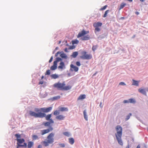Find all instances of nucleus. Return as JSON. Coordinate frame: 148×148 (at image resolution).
<instances>
[{
	"mask_svg": "<svg viewBox=\"0 0 148 148\" xmlns=\"http://www.w3.org/2000/svg\"><path fill=\"white\" fill-rule=\"evenodd\" d=\"M116 133L115 134V136L118 143L121 145H123V143L121 140L122 134V128L119 125L116 126L115 128Z\"/></svg>",
	"mask_w": 148,
	"mask_h": 148,
	"instance_id": "nucleus-1",
	"label": "nucleus"
},
{
	"mask_svg": "<svg viewBox=\"0 0 148 148\" xmlns=\"http://www.w3.org/2000/svg\"><path fill=\"white\" fill-rule=\"evenodd\" d=\"M65 82H64L62 83L60 82L55 83L53 85V86L57 89L62 90H67L71 89L72 88V86L71 85H69L65 86Z\"/></svg>",
	"mask_w": 148,
	"mask_h": 148,
	"instance_id": "nucleus-2",
	"label": "nucleus"
},
{
	"mask_svg": "<svg viewBox=\"0 0 148 148\" xmlns=\"http://www.w3.org/2000/svg\"><path fill=\"white\" fill-rule=\"evenodd\" d=\"M29 114L30 116H34L35 118H41L45 117L46 119L47 120H50V118L51 116V114H49L46 116V115L45 113L41 112L36 113L32 111H29Z\"/></svg>",
	"mask_w": 148,
	"mask_h": 148,
	"instance_id": "nucleus-3",
	"label": "nucleus"
},
{
	"mask_svg": "<svg viewBox=\"0 0 148 148\" xmlns=\"http://www.w3.org/2000/svg\"><path fill=\"white\" fill-rule=\"evenodd\" d=\"M54 133H51L50 134L47 136V141H43L42 142V143L44 146L45 147H47L49 145V144H52L54 142Z\"/></svg>",
	"mask_w": 148,
	"mask_h": 148,
	"instance_id": "nucleus-4",
	"label": "nucleus"
},
{
	"mask_svg": "<svg viewBox=\"0 0 148 148\" xmlns=\"http://www.w3.org/2000/svg\"><path fill=\"white\" fill-rule=\"evenodd\" d=\"M82 56L80 58L84 60H90L92 58V56L91 54H87V52L85 51H83L82 53Z\"/></svg>",
	"mask_w": 148,
	"mask_h": 148,
	"instance_id": "nucleus-5",
	"label": "nucleus"
},
{
	"mask_svg": "<svg viewBox=\"0 0 148 148\" xmlns=\"http://www.w3.org/2000/svg\"><path fill=\"white\" fill-rule=\"evenodd\" d=\"M52 107H50L47 108H41L40 109L36 108L35 109V111L36 112L41 111L43 112L47 113L51 111L52 110Z\"/></svg>",
	"mask_w": 148,
	"mask_h": 148,
	"instance_id": "nucleus-6",
	"label": "nucleus"
},
{
	"mask_svg": "<svg viewBox=\"0 0 148 148\" xmlns=\"http://www.w3.org/2000/svg\"><path fill=\"white\" fill-rule=\"evenodd\" d=\"M17 140V145H18V146H21V147H26L27 146V144L25 143H24L23 145H21V144L24 143L25 141V140L23 139H16Z\"/></svg>",
	"mask_w": 148,
	"mask_h": 148,
	"instance_id": "nucleus-7",
	"label": "nucleus"
},
{
	"mask_svg": "<svg viewBox=\"0 0 148 148\" xmlns=\"http://www.w3.org/2000/svg\"><path fill=\"white\" fill-rule=\"evenodd\" d=\"M53 128L50 126L48 129L44 130L41 131V134L42 135H43L49 133L50 132L52 131L53 130Z\"/></svg>",
	"mask_w": 148,
	"mask_h": 148,
	"instance_id": "nucleus-8",
	"label": "nucleus"
},
{
	"mask_svg": "<svg viewBox=\"0 0 148 148\" xmlns=\"http://www.w3.org/2000/svg\"><path fill=\"white\" fill-rule=\"evenodd\" d=\"M53 128L50 126L48 129L44 130L41 131V134L42 135H43L49 133L50 132L52 131L53 130Z\"/></svg>",
	"mask_w": 148,
	"mask_h": 148,
	"instance_id": "nucleus-9",
	"label": "nucleus"
},
{
	"mask_svg": "<svg viewBox=\"0 0 148 148\" xmlns=\"http://www.w3.org/2000/svg\"><path fill=\"white\" fill-rule=\"evenodd\" d=\"M53 128L50 126L48 129L44 130L41 131V134L42 135H43L49 133L50 132L52 131L53 130Z\"/></svg>",
	"mask_w": 148,
	"mask_h": 148,
	"instance_id": "nucleus-10",
	"label": "nucleus"
},
{
	"mask_svg": "<svg viewBox=\"0 0 148 148\" xmlns=\"http://www.w3.org/2000/svg\"><path fill=\"white\" fill-rule=\"evenodd\" d=\"M60 54V56L61 58H62L66 59L68 57L63 52H60L59 51L55 55V56L57 57L58 56V54Z\"/></svg>",
	"mask_w": 148,
	"mask_h": 148,
	"instance_id": "nucleus-11",
	"label": "nucleus"
},
{
	"mask_svg": "<svg viewBox=\"0 0 148 148\" xmlns=\"http://www.w3.org/2000/svg\"><path fill=\"white\" fill-rule=\"evenodd\" d=\"M89 32L88 31H86L84 30L83 29L81 32L79 33L78 34L77 37L78 38H80L88 34Z\"/></svg>",
	"mask_w": 148,
	"mask_h": 148,
	"instance_id": "nucleus-12",
	"label": "nucleus"
},
{
	"mask_svg": "<svg viewBox=\"0 0 148 148\" xmlns=\"http://www.w3.org/2000/svg\"><path fill=\"white\" fill-rule=\"evenodd\" d=\"M70 67L72 71H74L75 72H77L78 70V68L73 64H71L70 65Z\"/></svg>",
	"mask_w": 148,
	"mask_h": 148,
	"instance_id": "nucleus-13",
	"label": "nucleus"
},
{
	"mask_svg": "<svg viewBox=\"0 0 148 148\" xmlns=\"http://www.w3.org/2000/svg\"><path fill=\"white\" fill-rule=\"evenodd\" d=\"M102 23L99 22H95L93 23V26L94 27H98L102 26Z\"/></svg>",
	"mask_w": 148,
	"mask_h": 148,
	"instance_id": "nucleus-14",
	"label": "nucleus"
},
{
	"mask_svg": "<svg viewBox=\"0 0 148 148\" xmlns=\"http://www.w3.org/2000/svg\"><path fill=\"white\" fill-rule=\"evenodd\" d=\"M65 68V66L64 63L61 62L60 64V65L58 66V68L60 69H62Z\"/></svg>",
	"mask_w": 148,
	"mask_h": 148,
	"instance_id": "nucleus-15",
	"label": "nucleus"
},
{
	"mask_svg": "<svg viewBox=\"0 0 148 148\" xmlns=\"http://www.w3.org/2000/svg\"><path fill=\"white\" fill-rule=\"evenodd\" d=\"M86 98V95H81L77 99V100H83L85 99Z\"/></svg>",
	"mask_w": 148,
	"mask_h": 148,
	"instance_id": "nucleus-16",
	"label": "nucleus"
},
{
	"mask_svg": "<svg viewBox=\"0 0 148 148\" xmlns=\"http://www.w3.org/2000/svg\"><path fill=\"white\" fill-rule=\"evenodd\" d=\"M57 68V64L56 62H53V65L50 68V69L51 70H54L56 69Z\"/></svg>",
	"mask_w": 148,
	"mask_h": 148,
	"instance_id": "nucleus-17",
	"label": "nucleus"
},
{
	"mask_svg": "<svg viewBox=\"0 0 148 148\" xmlns=\"http://www.w3.org/2000/svg\"><path fill=\"white\" fill-rule=\"evenodd\" d=\"M65 116L62 115H58L56 116V119L60 120H63L64 119Z\"/></svg>",
	"mask_w": 148,
	"mask_h": 148,
	"instance_id": "nucleus-18",
	"label": "nucleus"
},
{
	"mask_svg": "<svg viewBox=\"0 0 148 148\" xmlns=\"http://www.w3.org/2000/svg\"><path fill=\"white\" fill-rule=\"evenodd\" d=\"M132 85H134L136 86H138V83L139 82V81H136L134 79H132Z\"/></svg>",
	"mask_w": 148,
	"mask_h": 148,
	"instance_id": "nucleus-19",
	"label": "nucleus"
},
{
	"mask_svg": "<svg viewBox=\"0 0 148 148\" xmlns=\"http://www.w3.org/2000/svg\"><path fill=\"white\" fill-rule=\"evenodd\" d=\"M138 90L140 93L145 95H146V92L145 89L139 88Z\"/></svg>",
	"mask_w": 148,
	"mask_h": 148,
	"instance_id": "nucleus-20",
	"label": "nucleus"
},
{
	"mask_svg": "<svg viewBox=\"0 0 148 148\" xmlns=\"http://www.w3.org/2000/svg\"><path fill=\"white\" fill-rule=\"evenodd\" d=\"M84 116L85 119L86 121L88 120V116L87 115V112L86 110H85L83 112Z\"/></svg>",
	"mask_w": 148,
	"mask_h": 148,
	"instance_id": "nucleus-21",
	"label": "nucleus"
},
{
	"mask_svg": "<svg viewBox=\"0 0 148 148\" xmlns=\"http://www.w3.org/2000/svg\"><path fill=\"white\" fill-rule=\"evenodd\" d=\"M90 39V36L88 35L84 36L82 38V40H87Z\"/></svg>",
	"mask_w": 148,
	"mask_h": 148,
	"instance_id": "nucleus-22",
	"label": "nucleus"
},
{
	"mask_svg": "<svg viewBox=\"0 0 148 148\" xmlns=\"http://www.w3.org/2000/svg\"><path fill=\"white\" fill-rule=\"evenodd\" d=\"M69 143L71 145H73L74 143V140L73 138H70L69 139Z\"/></svg>",
	"mask_w": 148,
	"mask_h": 148,
	"instance_id": "nucleus-23",
	"label": "nucleus"
},
{
	"mask_svg": "<svg viewBox=\"0 0 148 148\" xmlns=\"http://www.w3.org/2000/svg\"><path fill=\"white\" fill-rule=\"evenodd\" d=\"M60 111H68V110L67 108L66 107H62L60 108Z\"/></svg>",
	"mask_w": 148,
	"mask_h": 148,
	"instance_id": "nucleus-24",
	"label": "nucleus"
},
{
	"mask_svg": "<svg viewBox=\"0 0 148 148\" xmlns=\"http://www.w3.org/2000/svg\"><path fill=\"white\" fill-rule=\"evenodd\" d=\"M33 142L31 141L29 142L28 143L27 147L28 148H31L33 146Z\"/></svg>",
	"mask_w": 148,
	"mask_h": 148,
	"instance_id": "nucleus-25",
	"label": "nucleus"
},
{
	"mask_svg": "<svg viewBox=\"0 0 148 148\" xmlns=\"http://www.w3.org/2000/svg\"><path fill=\"white\" fill-rule=\"evenodd\" d=\"M51 76L52 78L54 79L57 78L59 77L58 75L56 74H52L51 75Z\"/></svg>",
	"mask_w": 148,
	"mask_h": 148,
	"instance_id": "nucleus-26",
	"label": "nucleus"
},
{
	"mask_svg": "<svg viewBox=\"0 0 148 148\" xmlns=\"http://www.w3.org/2000/svg\"><path fill=\"white\" fill-rule=\"evenodd\" d=\"M78 54V52L75 51L73 53V54L71 55V56L74 58H75L77 56Z\"/></svg>",
	"mask_w": 148,
	"mask_h": 148,
	"instance_id": "nucleus-27",
	"label": "nucleus"
},
{
	"mask_svg": "<svg viewBox=\"0 0 148 148\" xmlns=\"http://www.w3.org/2000/svg\"><path fill=\"white\" fill-rule=\"evenodd\" d=\"M62 59L59 57L57 58L56 59V60L54 61L53 62H56V64H57V62L60 61H62Z\"/></svg>",
	"mask_w": 148,
	"mask_h": 148,
	"instance_id": "nucleus-28",
	"label": "nucleus"
},
{
	"mask_svg": "<svg viewBox=\"0 0 148 148\" xmlns=\"http://www.w3.org/2000/svg\"><path fill=\"white\" fill-rule=\"evenodd\" d=\"M126 4L124 3H122L120 6V8L119 9V10H120L122 9H123L125 6L126 5Z\"/></svg>",
	"mask_w": 148,
	"mask_h": 148,
	"instance_id": "nucleus-29",
	"label": "nucleus"
},
{
	"mask_svg": "<svg viewBox=\"0 0 148 148\" xmlns=\"http://www.w3.org/2000/svg\"><path fill=\"white\" fill-rule=\"evenodd\" d=\"M129 102L130 103H134L136 102L135 100L131 98L129 99Z\"/></svg>",
	"mask_w": 148,
	"mask_h": 148,
	"instance_id": "nucleus-30",
	"label": "nucleus"
},
{
	"mask_svg": "<svg viewBox=\"0 0 148 148\" xmlns=\"http://www.w3.org/2000/svg\"><path fill=\"white\" fill-rule=\"evenodd\" d=\"M43 125L45 127L49 126L50 125V122H44L43 123Z\"/></svg>",
	"mask_w": 148,
	"mask_h": 148,
	"instance_id": "nucleus-31",
	"label": "nucleus"
},
{
	"mask_svg": "<svg viewBox=\"0 0 148 148\" xmlns=\"http://www.w3.org/2000/svg\"><path fill=\"white\" fill-rule=\"evenodd\" d=\"M32 138L33 140H35L38 139V136L36 135H33L32 136Z\"/></svg>",
	"mask_w": 148,
	"mask_h": 148,
	"instance_id": "nucleus-32",
	"label": "nucleus"
},
{
	"mask_svg": "<svg viewBox=\"0 0 148 148\" xmlns=\"http://www.w3.org/2000/svg\"><path fill=\"white\" fill-rule=\"evenodd\" d=\"M97 47L98 46L97 45L93 46L92 48V51H95L97 49Z\"/></svg>",
	"mask_w": 148,
	"mask_h": 148,
	"instance_id": "nucleus-33",
	"label": "nucleus"
},
{
	"mask_svg": "<svg viewBox=\"0 0 148 148\" xmlns=\"http://www.w3.org/2000/svg\"><path fill=\"white\" fill-rule=\"evenodd\" d=\"M109 10H108L106 11L105 12L104 14L103 15V17L104 18H105L106 17L108 13Z\"/></svg>",
	"mask_w": 148,
	"mask_h": 148,
	"instance_id": "nucleus-34",
	"label": "nucleus"
},
{
	"mask_svg": "<svg viewBox=\"0 0 148 148\" xmlns=\"http://www.w3.org/2000/svg\"><path fill=\"white\" fill-rule=\"evenodd\" d=\"M63 134L69 137L70 136V133L68 132H65L63 133Z\"/></svg>",
	"mask_w": 148,
	"mask_h": 148,
	"instance_id": "nucleus-35",
	"label": "nucleus"
},
{
	"mask_svg": "<svg viewBox=\"0 0 148 148\" xmlns=\"http://www.w3.org/2000/svg\"><path fill=\"white\" fill-rule=\"evenodd\" d=\"M60 98V96H56L53 97V99L54 100H56L58 99H59Z\"/></svg>",
	"mask_w": 148,
	"mask_h": 148,
	"instance_id": "nucleus-36",
	"label": "nucleus"
},
{
	"mask_svg": "<svg viewBox=\"0 0 148 148\" xmlns=\"http://www.w3.org/2000/svg\"><path fill=\"white\" fill-rule=\"evenodd\" d=\"M60 114V112L59 111L57 110H56L55 111H54L53 112V114L55 115H57L59 114Z\"/></svg>",
	"mask_w": 148,
	"mask_h": 148,
	"instance_id": "nucleus-37",
	"label": "nucleus"
},
{
	"mask_svg": "<svg viewBox=\"0 0 148 148\" xmlns=\"http://www.w3.org/2000/svg\"><path fill=\"white\" fill-rule=\"evenodd\" d=\"M131 115L132 114L130 113L128 115H127L126 116V117L125 119V120L126 121L128 120L130 118V116H131Z\"/></svg>",
	"mask_w": 148,
	"mask_h": 148,
	"instance_id": "nucleus-38",
	"label": "nucleus"
},
{
	"mask_svg": "<svg viewBox=\"0 0 148 148\" xmlns=\"http://www.w3.org/2000/svg\"><path fill=\"white\" fill-rule=\"evenodd\" d=\"M15 136L16 137L17 139H19V138H20L21 137V135L19 134H16L15 135Z\"/></svg>",
	"mask_w": 148,
	"mask_h": 148,
	"instance_id": "nucleus-39",
	"label": "nucleus"
},
{
	"mask_svg": "<svg viewBox=\"0 0 148 148\" xmlns=\"http://www.w3.org/2000/svg\"><path fill=\"white\" fill-rule=\"evenodd\" d=\"M72 42L73 44H77L78 43L79 41L77 40H73Z\"/></svg>",
	"mask_w": 148,
	"mask_h": 148,
	"instance_id": "nucleus-40",
	"label": "nucleus"
},
{
	"mask_svg": "<svg viewBox=\"0 0 148 148\" xmlns=\"http://www.w3.org/2000/svg\"><path fill=\"white\" fill-rule=\"evenodd\" d=\"M107 7V5H105L103 7L101 8L100 9V10H105Z\"/></svg>",
	"mask_w": 148,
	"mask_h": 148,
	"instance_id": "nucleus-41",
	"label": "nucleus"
},
{
	"mask_svg": "<svg viewBox=\"0 0 148 148\" xmlns=\"http://www.w3.org/2000/svg\"><path fill=\"white\" fill-rule=\"evenodd\" d=\"M50 74V71L49 70H47L45 75H49Z\"/></svg>",
	"mask_w": 148,
	"mask_h": 148,
	"instance_id": "nucleus-42",
	"label": "nucleus"
},
{
	"mask_svg": "<svg viewBox=\"0 0 148 148\" xmlns=\"http://www.w3.org/2000/svg\"><path fill=\"white\" fill-rule=\"evenodd\" d=\"M95 31L97 32H99L100 30V28L98 27H95Z\"/></svg>",
	"mask_w": 148,
	"mask_h": 148,
	"instance_id": "nucleus-43",
	"label": "nucleus"
},
{
	"mask_svg": "<svg viewBox=\"0 0 148 148\" xmlns=\"http://www.w3.org/2000/svg\"><path fill=\"white\" fill-rule=\"evenodd\" d=\"M76 65L78 66H80L81 64L79 62L77 61L76 63Z\"/></svg>",
	"mask_w": 148,
	"mask_h": 148,
	"instance_id": "nucleus-44",
	"label": "nucleus"
},
{
	"mask_svg": "<svg viewBox=\"0 0 148 148\" xmlns=\"http://www.w3.org/2000/svg\"><path fill=\"white\" fill-rule=\"evenodd\" d=\"M119 85H125L126 84L124 82H121L119 83Z\"/></svg>",
	"mask_w": 148,
	"mask_h": 148,
	"instance_id": "nucleus-45",
	"label": "nucleus"
},
{
	"mask_svg": "<svg viewBox=\"0 0 148 148\" xmlns=\"http://www.w3.org/2000/svg\"><path fill=\"white\" fill-rule=\"evenodd\" d=\"M129 99L128 100H125L123 101V103H129Z\"/></svg>",
	"mask_w": 148,
	"mask_h": 148,
	"instance_id": "nucleus-46",
	"label": "nucleus"
},
{
	"mask_svg": "<svg viewBox=\"0 0 148 148\" xmlns=\"http://www.w3.org/2000/svg\"><path fill=\"white\" fill-rule=\"evenodd\" d=\"M59 145L61 147H65V145L64 144H62V143L60 144Z\"/></svg>",
	"mask_w": 148,
	"mask_h": 148,
	"instance_id": "nucleus-47",
	"label": "nucleus"
},
{
	"mask_svg": "<svg viewBox=\"0 0 148 148\" xmlns=\"http://www.w3.org/2000/svg\"><path fill=\"white\" fill-rule=\"evenodd\" d=\"M53 56H51V58H50V60H49V63L51 62L52 61V60H53Z\"/></svg>",
	"mask_w": 148,
	"mask_h": 148,
	"instance_id": "nucleus-48",
	"label": "nucleus"
},
{
	"mask_svg": "<svg viewBox=\"0 0 148 148\" xmlns=\"http://www.w3.org/2000/svg\"><path fill=\"white\" fill-rule=\"evenodd\" d=\"M50 121L49 122H50V124H51V123H54V121H53L52 120V119H50Z\"/></svg>",
	"mask_w": 148,
	"mask_h": 148,
	"instance_id": "nucleus-49",
	"label": "nucleus"
},
{
	"mask_svg": "<svg viewBox=\"0 0 148 148\" xmlns=\"http://www.w3.org/2000/svg\"><path fill=\"white\" fill-rule=\"evenodd\" d=\"M43 81H41L39 83V84H43Z\"/></svg>",
	"mask_w": 148,
	"mask_h": 148,
	"instance_id": "nucleus-50",
	"label": "nucleus"
},
{
	"mask_svg": "<svg viewBox=\"0 0 148 148\" xmlns=\"http://www.w3.org/2000/svg\"><path fill=\"white\" fill-rule=\"evenodd\" d=\"M38 148H42V146L41 145H39L38 146Z\"/></svg>",
	"mask_w": 148,
	"mask_h": 148,
	"instance_id": "nucleus-51",
	"label": "nucleus"
},
{
	"mask_svg": "<svg viewBox=\"0 0 148 148\" xmlns=\"http://www.w3.org/2000/svg\"><path fill=\"white\" fill-rule=\"evenodd\" d=\"M135 14L137 15H138L139 14V12H135Z\"/></svg>",
	"mask_w": 148,
	"mask_h": 148,
	"instance_id": "nucleus-52",
	"label": "nucleus"
},
{
	"mask_svg": "<svg viewBox=\"0 0 148 148\" xmlns=\"http://www.w3.org/2000/svg\"><path fill=\"white\" fill-rule=\"evenodd\" d=\"M64 51L66 52H67L68 51L67 49V48H66L64 50Z\"/></svg>",
	"mask_w": 148,
	"mask_h": 148,
	"instance_id": "nucleus-53",
	"label": "nucleus"
},
{
	"mask_svg": "<svg viewBox=\"0 0 148 148\" xmlns=\"http://www.w3.org/2000/svg\"><path fill=\"white\" fill-rule=\"evenodd\" d=\"M136 148H140V145H138L137 146Z\"/></svg>",
	"mask_w": 148,
	"mask_h": 148,
	"instance_id": "nucleus-54",
	"label": "nucleus"
},
{
	"mask_svg": "<svg viewBox=\"0 0 148 148\" xmlns=\"http://www.w3.org/2000/svg\"><path fill=\"white\" fill-rule=\"evenodd\" d=\"M142 2H143L145 0H140Z\"/></svg>",
	"mask_w": 148,
	"mask_h": 148,
	"instance_id": "nucleus-55",
	"label": "nucleus"
},
{
	"mask_svg": "<svg viewBox=\"0 0 148 148\" xmlns=\"http://www.w3.org/2000/svg\"><path fill=\"white\" fill-rule=\"evenodd\" d=\"M126 148H130V147L129 145H128L126 147Z\"/></svg>",
	"mask_w": 148,
	"mask_h": 148,
	"instance_id": "nucleus-56",
	"label": "nucleus"
},
{
	"mask_svg": "<svg viewBox=\"0 0 148 148\" xmlns=\"http://www.w3.org/2000/svg\"><path fill=\"white\" fill-rule=\"evenodd\" d=\"M19 147H21V146H18V145H17V147L16 148H19Z\"/></svg>",
	"mask_w": 148,
	"mask_h": 148,
	"instance_id": "nucleus-57",
	"label": "nucleus"
},
{
	"mask_svg": "<svg viewBox=\"0 0 148 148\" xmlns=\"http://www.w3.org/2000/svg\"><path fill=\"white\" fill-rule=\"evenodd\" d=\"M44 78V76H42L41 77V79H43Z\"/></svg>",
	"mask_w": 148,
	"mask_h": 148,
	"instance_id": "nucleus-58",
	"label": "nucleus"
},
{
	"mask_svg": "<svg viewBox=\"0 0 148 148\" xmlns=\"http://www.w3.org/2000/svg\"><path fill=\"white\" fill-rule=\"evenodd\" d=\"M127 0L130 2H132V0Z\"/></svg>",
	"mask_w": 148,
	"mask_h": 148,
	"instance_id": "nucleus-59",
	"label": "nucleus"
},
{
	"mask_svg": "<svg viewBox=\"0 0 148 148\" xmlns=\"http://www.w3.org/2000/svg\"><path fill=\"white\" fill-rule=\"evenodd\" d=\"M57 49V47H56V49Z\"/></svg>",
	"mask_w": 148,
	"mask_h": 148,
	"instance_id": "nucleus-60",
	"label": "nucleus"
},
{
	"mask_svg": "<svg viewBox=\"0 0 148 148\" xmlns=\"http://www.w3.org/2000/svg\"><path fill=\"white\" fill-rule=\"evenodd\" d=\"M147 131H148V128H147Z\"/></svg>",
	"mask_w": 148,
	"mask_h": 148,
	"instance_id": "nucleus-61",
	"label": "nucleus"
}]
</instances>
